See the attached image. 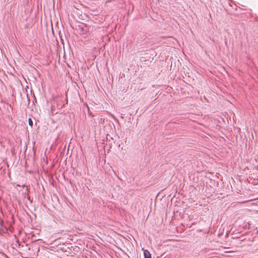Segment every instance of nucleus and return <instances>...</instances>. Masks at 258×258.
Returning a JSON list of instances; mask_svg holds the SVG:
<instances>
[{
	"instance_id": "obj_2",
	"label": "nucleus",
	"mask_w": 258,
	"mask_h": 258,
	"mask_svg": "<svg viewBox=\"0 0 258 258\" xmlns=\"http://www.w3.org/2000/svg\"><path fill=\"white\" fill-rule=\"evenodd\" d=\"M28 123L29 125H30L31 127L33 126V121L31 118L28 119Z\"/></svg>"
},
{
	"instance_id": "obj_1",
	"label": "nucleus",
	"mask_w": 258,
	"mask_h": 258,
	"mask_svg": "<svg viewBox=\"0 0 258 258\" xmlns=\"http://www.w3.org/2000/svg\"><path fill=\"white\" fill-rule=\"evenodd\" d=\"M144 255L145 258H151V255L147 250H144Z\"/></svg>"
},
{
	"instance_id": "obj_4",
	"label": "nucleus",
	"mask_w": 258,
	"mask_h": 258,
	"mask_svg": "<svg viewBox=\"0 0 258 258\" xmlns=\"http://www.w3.org/2000/svg\"><path fill=\"white\" fill-rule=\"evenodd\" d=\"M125 258H130L129 256L127 255Z\"/></svg>"
},
{
	"instance_id": "obj_3",
	"label": "nucleus",
	"mask_w": 258,
	"mask_h": 258,
	"mask_svg": "<svg viewBox=\"0 0 258 258\" xmlns=\"http://www.w3.org/2000/svg\"><path fill=\"white\" fill-rule=\"evenodd\" d=\"M88 113H89V115L93 116V115H92L91 112H90V111H89V109H88Z\"/></svg>"
}]
</instances>
